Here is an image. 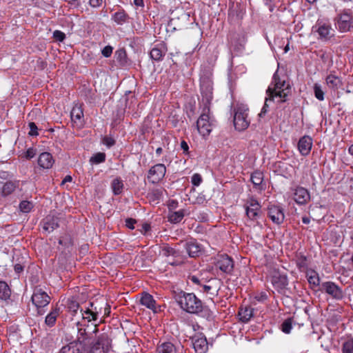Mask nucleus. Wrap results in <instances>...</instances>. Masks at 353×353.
<instances>
[{
  "mask_svg": "<svg viewBox=\"0 0 353 353\" xmlns=\"http://www.w3.org/2000/svg\"><path fill=\"white\" fill-rule=\"evenodd\" d=\"M287 79L285 74H279L278 70L274 72L272 83L266 90L267 97L259 114V117H263L268 112L269 101L276 100L278 103H283L287 101L292 92L291 85Z\"/></svg>",
  "mask_w": 353,
  "mask_h": 353,
  "instance_id": "1",
  "label": "nucleus"
},
{
  "mask_svg": "<svg viewBox=\"0 0 353 353\" xmlns=\"http://www.w3.org/2000/svg\"><path fill=\"white\" fill-rule=\"evenodd\" d=\"M188 280L195 285L196 290L210 295L211 299H213L218 295L222 283L220 279L216 278H212L207 282H203L195 275L189 276Z\"/></svg>",
  "mask_w": 353,
  "mask_h": 353,
  "instance_id": "2",
  "label": "nucleus"
},
{
  "mask_svg": "<svg viewBox=\"0 0 353 353\" xmlns=\"http://www.w3.org/2000/svg\"><path fill=\"white\" fill-rule=\"evenodd\" d=\"M181 308L190 314H199L201 310V301L193 293L181 292L176 296Z\"/></svg>",
  "mask_w": 353,
  "mask_h": 353,
  "instance_id": "3",
  "label": "nucleus"
},
{
  "mask_svg": "<svg viewBox=\"0 0 353 353\" xmlns=\"http://www.w3.org/2000/svg\"><path fill=\"white\" fill-rule=\"evenodd\" d=\"M214 120L210 115V106H203L202 112L197 119L196 128L199 133L203 137H208L214 127Z\"/></svg>",
  "mask_w": 353,
  "mask_h": 353,
  "instance_id": "4",
  "label": "nucleus"
},
{
  "mask_svg": "<svg viewBox=\"0 0 353 353\" xmlns=\"http://www.w3.org/2000/svg\"><path fill=\"white\" fill-rule=\"evenodd\" d=\"M234 125L236 130L243 131L247 129L250 121L248 119V108L243 104L237 105L234 109Z\"/></svg>",
  "mask_w": 353,
  "mask_h": 353,
  "instance_id": "5",
  "label": "nucleus"
},
{
  "mask_svg": "<svg viewBox=\"0 0 353 353\" xmlns=\"http://www.w3.org/2000/svg\"><path fill=\"white\" fill-rule=\"evenodd\" d=\"M200 89L203 106H210L213 98V83L210 75L204 74L201 77Z\"/></svg>",
  "mask_w": 353,
  "mask_h": 353,
  "instance_id": "6",
  "label": "nucleus"
},
{
  "mask_svg": "<svg viewBox=\"0 0 353 353\" xmlns=\"http://www.w3.org/2000/svg\"><path fill=\"white\" fill-rule=\"evenodd\" d=\"M312 30L318 34L319 39L323 41L330 40L334 35V30L328 20L318 19L312 26Z\"/></svg>",
  "mask_w": 353,
  "mask_h": 353,
  "instance_id": "7",
  "label": "nucleus"
},
{
  "mask_svg": "<svg viewBox=\"0 0 353 353\" xmlns=\"http://www.w3.org/2000/svg\"><path fill=\"white\" fill-rule=\"evenodd\" d=\"M110 348V342L105 336H101L94 343L90 341L87 345L83 346V353H107Z\"/></svg>",
  "mask_w": 353,
  "mask_h": 353,
  "instance_id": "8",
  "label": "nucleus"
},
{
  "mask_svg": "<svg viewBox=\"0 0 353 353\" xmlns=\"http://www.w3.org/2000/svg\"><path fill=\"white\" fill-rule=\"evenodd\" d=\"M244 208L248 219L250 221L258 223V220L261 215V205L260 203L256 199L251 197L246 201Z\"/></svg>",
  "mask_w": 353,
  "mask_h": 353,
  "instance_id": "9",
  "label": "nucleus"
},
{
  "mask_svg": "<svg viewBox=\"0 0 353 353\" xmlns=\"http://www.w3.org/2000/svg\"><path fill=\"white\" fill-rule=\"evenodd\" d=\"M102 310V306H99L96 303L90 302L88 307L81 308L80 313L82 319L87 320L88 322L96 321L101 315Z\"/></svg>",
  "mask_w": 353,
  "mask_h": 353,
  "instance_id": "10",
  "label": "nucleus"
},
{
  "mask_svg": "<svg viewBox=\"0 0 353 353\" xmlns=\"http://www.w3.org/2000/svg\"><path fill=\"white\" fill-rule=\"evenodd\" d=\"M335 25L338 30L341 32H346L353 28V17L352 14L344 10L339 14L335 18Z\"/></svg>",
  "mask_w": 353,
  "mask_h": 353,
  "instance_id": "11",
  "label": "nucleus"
},
{
  "mask_svg": "<svg viewBox=\"0 0 353 353\" xmlns=\"http://www.w3.org/2000/svg\"><path fill=\"white\" fill-rule=\"evenodd\" d=\"M166 167L163 163H157L152 166L148 172V179L152 183H157L164 178Z\"/></svg>",
  "mask_w": 353,
  "mask_h": 353,
  "instance_id": "12",
  "label": "nucleus"
},
{
  "mask_svg": "<svg viewBox=\"0 0 353 353\" xmlns=\"http://www.w3.org/2000/svg\"><path fill=\"white\" fill-rule=\"evenodd\" d=\"M31 299L32 303L38 309L47 306L50 301V298L48 294L39 288H36L34 290Z\"/></svg>",
  "mask_w": 353,
  "mask_h": 353,
  "instance_id": "13",
  "label": "nucleus"
},
{
  "mask_svg": "<svg viewBox=\"0 0 353 353\" xmlns=\"http://www.w3.org/2000/svg\"><path fill=\"white\" fill-rule=\"evenodd\" d=\"M183 248L191 258L199 256L203 252V248L196 239H189L183 243Z\"/></svg>",
  "mask_w": 353,
  "mask_h": 353,
  "instance_id": "14",
  "label": "nucleus"
},
{
  "mask_svg": "<svg viewBox=\"0 0 353 353\" xmlns=\"http://www.w3.org/2000/svg\"><path fill=\"white\" fill-rule=\"evenodd\" d=\"M215 266L225 274H231L234 269V261L226 254L219 255L216 259Z\"/></svg>",
  "mask_w": 353,
  "mask_h": 353,
  "instance_id": "15",
  "label": "nucleus"
},
{
  "mask_svg": "<svg viewBox=\"0 0 353 353\" xmlns=\"http://www.w3.org/2000/svg\"><path fill=\"white\" fill-rule=\"evenodd\" d=\"M70 117L72 125L77 129L82 128L85 124L83 110L82 106L79 104H75L71 112Z\"/></svg>",
  "mask_w": 353,
  "mask_h": 353,
  "instance_id": "16",
  "label": "nucleus"
},
{
  "mask_svg": "<svg viewBox=\"0 0 353 353\" xmlns=\"http://www.w3.org/2000/svg\"><path fill=\"white\" fill-rule=\"evenodd\" d=\"M268 216L276 225L281 224L285 219L283 209L281 206L275 205H271L268 207Z\"/></svg>",
  "mask_w": 353,
  "mask_h": 353,
  "instance_id": "17",
  "label": "nucleus"
},
{
  "mask_svg": "<svg viewBox=\"0 0 353 353\" xmlns=\"http://www.w3.org/2000/svg\"><path fill=\"white\" fill-rule=\"evenodd\" d=\"M322 288L327 294L336 300H341L343 298V290L334 282L326 281L323 283Z\"/></svg>",
  "mask_w": 353,
  "mask_h": 353,
  "instance_id": "18",
  "label": "nucleus"
},
{
  "mask_svg": "<svg viewBox=\"0 0 353 353\" xmlns=\"http://www.w3.org/2000/svg\"><path fill=\"white\" fill-rule=\"evenodd\" d=\"M293 199L298 205H305L310 200V194L306 188L298 186L294 190Z\"/></svg>",
  "mask_w": 353,
  "mask_h": 353,
  "instance_id": "19",
  "label": "nucleus"
},
{
  "mask_svg": "<svg viewBox=\"0 0 353 353\" xmlns=\"http://www.w3.org/2000/svg\"><path fill=\"white\" fill-rule=\"evenodd\" d=\"M313 140L311 137L305 135L298 142V150L302 156H307L312 149Z\"/></svg>",
  "mask_w": 353,
  "mask_h": 353,
  "instance_id": "20",
  "label": "nucleus"
},
{
  "mask_svg": "<svg viewBox=\"0 0 353 353\" xmlns=\"http://www.w3.org/2000/svg\"><path fill=\"white\" fill-rule=\"evenodd\" d=\"M271 282L274 288L281 292L285 289L288 285V277L285 274H281L278 272L275 273L271 278Z\"/></svg>",
  "mask_w": 353,
  "mask_h": 353,
  "instance_id": "21",
  "label": "nucleus"
},
{
  "mask_svg": "<svg viewBox=\"0 0 353 353\" xmlns=\"http://www.w3.org/2000/svg\"><path fill=\"white\" fill-rule=\"evenodd\" d=\"M167 50V46L165 43H157L151 50L150 52V57L156 61H161Z\"/></svg>",
  "mask_w": 353,
  "mask_h": 353,
  "instance_id": "22",
  "label": "nucleus"
},
{
  "mask_svg": "<svg viewBox=\"0 0 353 353\" xmlns=\"http://www.w3.org/2000/svg\"><path fill=\"white\" fill-rule=\"evenodd\" d=\"M193 347L197 353H205L208 350L206 338L201 335H196L192 338Z\"/></svg>",
  "mask_w": 353,
  "mask_h": 353,
  "instance_id": "23",
  "label": "nucleus"
},
{
  "mask_svg": "<svg viewBox=\"0 0 353 353\" xmlns=\"http://www.w3.org/2000/svg\"><path fill=\"white\" fill-rule=\"evenodd\" d=\"M43 230L48 233L59 227V219L52 215L47 216L42 221Z\"/></svg>",
  "mask_w": 353,
  "mask_h": 353,
  "instance_id": "24",
  "label": "nucleus"
},
{
  "mask_svg": "<svg viewBox=\"0 0 353 353\" xmlns=\"http://www.w3.org/2000/svg\"><path fill=\"white\" fill-rule=\"evenodd\" d=\"M54 163V160L49 152H43L39 157L38 165L43 169L50 168Z\"/></svg>",
  "mask_w": 353,
  "mask_h": 353,
  "instance_id": "25",
  "label": "nucleus"
},
{
  "mask_svg": "<svg viewBox=\"0 0 353 353\" xmlns=\"http://www.w3.org/2000/svg\"><path fill=\"white\" fill-rule=\"evenodd\" d=\"M325 83L330 90L334 91L343 85L341 79L334 74H330L327 76L325 78Z\"/></svg>",
  "mask_w": 353,
  "mask_h": 353,
  "instance_id": "26",
  "label": "nucleus"
},
{
  "mask_svg": "<svg viewBox=\"0 0 353 353\" xmlns=\"http://www.w3.org/2000/svg\"><path fill=\"white\" fill-rule=\"evenodd\" d=\"M140 303L142 305L145 306L147 308L152 310L154 312H157V308L155 307L156 301L153 296L149 293L144 292L140 299Z\"/></svg>",
  "mask_w": 353,
  "mask_h": 353,
  "instance_id": "27",
  "label": "nucleus"
},
{
  "mask_svg": "<svg viewBox=\"0 0 353 353\" xmlns=\"http://www.w3.org/2000/svg\"><path fill=\"white\" fill-rule=\"evenodd\" d=\"M19 181H8L6 182L1 188V195L7 196L11 194L19 187Z\"/></svg>",
  "mask_w": 353,
  "mask_h": 353,
  "instance_id": "28",
  "label": "nucleus"
},
{
  "mask_svg": "<svg viewBox=\"0 0 353 353\" xmlns=\"http://www.w3.org/2000/svg\"><path fill=\"white\" fill-rule=\"evenodd\" d=\"M90 341L91 339L88 336L85 329L83 327L78 328L77 341L75 343H78L81 348H83V346L89 344Z\"/></svg>",
  "mask_w": 353,
  "mask_h": 353,
  "instance_id": "29",
  "label": "nucleus"
},
{
  "mask_svg": "<svg viewBox=\"0 0 353 353\" xmlns=\"http://www.w3.org/2000/svg\"><path fill=\"white\" fill-rule=\"evenodd\" d=\"M186 214H188V213L184 209L179 211L170 212L168 217V221L174 224L180 223Z\"/></svg>",
  "mask_w": 353,
  "mask_h": 353,
  "instance_id": "30",
  "label": "nucleus"
},
{
  "mask_svg": "<svg viewBox=\"0 0 353 353\" xmlns=\"http://www.w3.org/2000/svg\"><path fill=\"white\" fill-rule=\"evenodd\" d=\"M254 315V309L250 307L241 308L239 312V319L243 322H248Z\"/></svg>",
  "mask_w": 353,
  "mask_h": 353,
  "instance_id": "31",
  "label": "nucleus"
},
{
  "mask_svg": "<svg viewBox=\"0 0 353 353\" xmlns=\"http://www.w3.org/2000/svg\"><path fill=\"white\" fill-rule=\"evenodd\" d=\"M112 19L118 25H123L128 21L129 16L123 10H121L114 13Z\"/></svg>",
  "mask_w": 353,
  "mask_h": 353,
  "instance_id": "32",
  "label": "nucleus"
},
{
  "mask_svg": "<svg viewBox=\"0 0 353 353\" xmlns=\"http://www.w3.org/2000/svg\"><path fill=\"white\" fill-rule=\"evenodd\" d=\"M305 274L307 281L310 285L315 287L319 285L320 279L318 273L315 270L312 269H307Z\"/></svg>",
  "mask_w": 353,
  "mask_h": 353,
  "instance_id": "33",
  "label": "nucleus"
},
{
  "mask_svg": "<svg viewBox=\"0 0 353 353\" xmlns=\"http://www.w3.org/2000/svg\"><path fill=\"white\" fill-rule=\"evenodd\" d=\"M157 353H176V348L170 342H165L157 346Z\"/></svg>",
  "mask_w": 353,
  "mask_h": 353,
  "instance_id": "34",
  "label": "nucleus"
},
{
  "mask_svg": "<svg viewBox=\"0 0 353 353\" xmlns=\"http://www.w3.org/2000/svg\"><path fill=\"white\" fill-rule=\"evenodd\" d=\"M59 353H83L82 352V348H81V346L75 343L72 342L70 343L68 345L63 346Z\"/></svg>",
  "mask_w": 353,
  "mask_h": 353,
  "instance_id": "35",
  "label": "nucleus"
},
{
  "mask_svg": "<svg viewBox=\"0 0 353 353\" xmlns=\"http://www.w3.org/2000/svg\"><path fill=\"white\" fill-rule=\"evenodd\" d=\"M11 295V290L7 283L0 281V299L7 301Z\"/></svg>",
  "mask_w": 353,
  "mask_h": 353,
  "instance_id": "36",
  "label": "nucleus"
},
{
  "mask_svg": "<svg viewBox=\"0 0 353 353\" xmlns=\"http://www.w3.org/2000/svg\"><path fill=\"white\" fill-rule=\"evenodd\" d=\"M60 312L59 308L55 307L54 308L46 317L45 322L46 323L52 327L55 324L57 316H59Z\"/></svg>",
  "mask_w": 353,
  "mask_h": 353,
  "instance_id": "37",
  "label": "nucleus"
},
{
  "mask_svg": "<svg viewBox=\"0 0 353 353\" xmlns=\"http://www.w3.org/2000/svg\"><path fill=\"white\" fill-rule=\"evenodd\" d=\"M163 254L165 256H173L174 258H181V252L179 250L165 245L162 249Z\"/></svg>",
  "mask_w": 353,
  "mask_h": 353,
  "instance_id": "38",
  "label": "nucleus"
},
{
  "mask_svg": "<svg viewBox=\"0 0 353 353\" xmlns=\"http://www.w3.org/2000/svg\"><path fill=\"white\" fill-rule=\"evenodd\" d=\"M114 57L120 65H125L127 63V55L125 50L119 49L115 52Z\"/></svg>",
  "mask_w": 353,
  "mask_h": 353,
  "instance_id": "39",
  "label": "nucleus"
},
{
  "mask_svg": "<svg viewBox=\"0 0 353 353\" xmlns=\"http://www.w3.org/2000/svg\"><path fill=\"white\" fill-rule=\"evenodd\" d=\"M112 188L114 195L121 194L123 188V181L120 179H114L112 182Z\"/></svg>",
  "mask_w": 353,
  "mask_h": 353,
  "instance_id": "40",
  "label": "nucleus"
},
{
  "mask_svg": "<svg viewBox=\"0 0 353 353\" xmlns=\"http://www.w3.org/2000/svg\"><path fill=\"white\" fill-rule=\"evenodd\" d=\"M250 180L254 186H259L263 181V173L259 171L254 172L251 174Z\"/></svg>",
  "mask_w": 353,
  "mask_h": 353,
  "instance_id": "41",
  "label": "nucleus"
},
{
  "mask_svg": "<svg viewBox=\"0 0 353 353\" xmlns=\"http://www.w3.org/2000/svg\"><path fill=\"white\" fill-rule=\"evenodd\" d=\"M68 311L71 313L72 316H75L79 309V304L77 301L68 299L67 303Z\"/></svg>",
  "mask_w": 353,
  "mask_h": 353,
  "instance_id": "42",
  "label": "nucleus"
},
{
  "mask_svg": "<svg viewBox=\"0 0 353 353\" xmlns=\"http://www.w3.org/2000/svg\"><path fill=\"white\" fill-rule=\"evenodd\" d=\"M105 160V154L103 152H98L94 154L90 159L92 164H99L104 162Z\"/></svg>",
  "mask_w": 353,
  "mask_h": 353,
  "instance_id": "43",
  "label": "nucleus"
},
{
  "mask_svg": "<svg viewBox=\"0 0 353 353\" xmlns=\"http://www.w3.org/2000/svg\"><path fill=\"white\" fill-rule=\"evenodd\" d=\"M203 317L207 319H212L214 316L213 312L207 306L203 305L201 303V310H199V313Z\"/></svg>",
  "mask_w": 353,
  "mask_h": 353,
  "instance_id": "44",
  "label": "nucleus"
},
{
  "mask_svg": "<svg viewBox=\"0 0 353 353\" xmlns=\"http://www.w3.org/2000/svg\"><path fill=\"white\" fill-rule=\"evenodd\" d=\"M33 208L32 203L28 201H22L19 203V210L23 213H28L31 211Z\"/></svg>",
  "mask_w": 353,
  "mask_h": 353,
  "instance_id": "45",
  "label": "nucleus"
},
{
  "mask_svg": "<svg viewBox=\"0 0 353 353\" xmlns=\"http://www.w3.org/2000/svg\"><path fill=\"white\" fill-rule=\"evenodd\" d=\"M96 303L98 304L99 306H102V307H103L102 314H101L103 315L101 316V319L109 316V314H110V305L107 302L103 301L96 302Z\"/></svg>",
  "mask_w": 353,
  "mask_h": 353,
  "instance_id": "46",
  "label": "nucleus"
},
{
  "mask_svg": "<svg viewBox=\"0 0 353 353\" xmlns=\"http://www.w3.org/2000/svg\"><path fill=\"white\" fill-rule=\"evenodd\" d=\"M314 93L315 97L319 101L324 100V92L323 91L321 85L315 83L314 85Z\"/></svg>",
  "mask_w": 353,
  "mask_h": 353,
  "instance_id": "47",
  "label": "nucleus"
},
{
  "mask_svg": "<svg viewBox=\"0 0 353 353\" xmlns=\"http://www.w3.org/2000/svg\"><path fill=\"white\" fill-rule=\"evenodd\" d=\"M342 353H353V337L343 343Z\"/></svg>",
  "mask_w": 353,
  "mask_h": 353,
  "instance_id": "48",
  "label": "nucleus"
},
{
  "mask_svg": "<svg viewBox=\"0 0 353 353\" xmlns=\"http://www.w3.org/2000/svg\"><path fill=\"white\" fill-rule=\"evenodd\" d=\"M292 328V321L291 319H287L281 324V330L285 334H289Z\"/></svg>",
  "mask_w": 353,
  "mask_h": 353,
  "instance_id": "49",
  "label": "nucleus"
},
{
  "mask_svg": "<svg viewBox=\"0 0 353 353\" xmlns=\"http://www.w3.org/2000/svg\"><path fill=\"white\" fill-rule=\"evenodd\" d=\"M296 265L301 271L306 269L307 267V258L303 255L299 256L296 261Z\"/></svg>",
  "mask_w": 353,
  "mask_h": 353,
  "instance_id": "50",
  "label": "nucleus"
},
{
  "mask_svg": "<svg viewBox=\"0 0 353 353\" xmlns=\"http://www.w3.org/2000/svg\"><path fill=\"white\" fill-rule=\"evenodd\" d=\"M202 182V177L201 174L195 173L191 178V183L194 186H199Z\"/></svg>",
  "mask_w": 353,
  "mask_h": 353,
  "instance_id": "51",
  "label": "nucleus"
},
{
  "mask_svg": "<svg viewBox=\"0 0 353 353\" xmlns=\"http://www.w3.org/2000/svg\"><path fill=\"white\" fill-rule=\"evenodd\" d=\"M53 38L57 41H63L65 39V34L60 30H55L53 32Z\"/></svg>",
  "mask_w": 353,
  "mask_h": 353,
  "instance_id": "52",
  "label": "nucleus"
},
{
  "mask_svg": "<svg viewBox=\"0 0 353 353\" xmlns=\"http://www.w3.org/2000/svg\"><path fill=\"white\" fill-rule=\"evenodd\" d=\"M103 143L108 148H111L115 144V140L111 137H104L103 139Z\"/></svg>",
  "mask_w": 353,
  "mask_h": 353,
  "instance_id": "53",
  "label": "nucleus"
},
{
  "mask_svg": "<svg viewBox=\"0 0 353 353\" xmlns=\"http://www.w3.org/2000/svg\"><path fill=\"white\" fill-rule=\"evenodd\" d=\"M29 128H30V132H29V135L30 136H37L38 135V128L37 126V125L34 123V122H30L29 123Z\"/></svg>",
  "mask_w": 353,
  "mask_h": 353,
  "instance_id": "54",
  "label": "nucleus"
},
{
  "mask_svg": "<svg viewBox=\"0 0 353 353\" xmlns=\"http://www.w3.org/2000/svg\"><path fill=\"white\" fill-rule=\"evenodd\" d=\"M112 50H113V48L112 46H106L101 50V54H103V56L104 57L108 58V57H110L111 56V54H112Z\"/></svg>",
  "mask_w": 353,
  "mask_h": 353,
  "instance_id": "55",
  "label": "nucleus"
},
{
  "mask_svg": "<svg viewBox=\"0 0 353 353\" xmlns=\"http://www.w3.org/2000/svg\"><path fill=\"white\" fill-rule=\"evenodd\" d=\"M37 152H36V149L33 148H30L27 150L26 152V157L27 159H32L33 158L35 155H36Z\"/></svg>",
  "mask_w": 353,
  "mask_h": 353,
  "instance_id": "56",
  "label": "nucleus"
},
{
  "mask_svg": "<svg viewBox=\"0 0 353 353\" xmlns=\"http://www.w3.org/2000/svg\"><path fill=\"white\" fill-rule=\"evenodd\" d=\"M136 220L132 218H128L125 220V226L129 229L133 230L134 228V224L136 223Z\"/></svg>",
  "mask_w": 353,
  "mask_h": 353,
  "instance_id": "57",
  "label": "nucleus"
},
{
  "mask_svg": "<svg viewBox=\"0 0 353 353\" xmlns=\"http://www.w3.org/2000/svg\"><path fill=\"white\" fill-rule=\"evenodd\" d=\"M264 4L268 7L270 12H272L274 10V0H263Z\"/></svg>",
  "mask_w": 353,
  "mask_h": 353,
  "instance_id": "58",
  "label": "nucleus"
},
{
  "mask_svg": "<svg viewBox=\"0 0 353 353\" xmlns=\"http://www.w3.org/2000/svg\"><path fill=\"white\" fill-rule=\"evenodd\" d=\"M90 5L93 8H97L102 5L103 0H90Z\"/></svg>",
  "mask_w": 353,
  "mask_h": 353,
  "instance_id": "59",
  "label": "nucleus"
},
{
  "mask_svg": "<svg viewBox=\"0 0 353 353\" xmlns=\"http://www.w3.org/2000/svg\"><path fill=\"white\" fill-rule=\"evenodd\" d=\"M181 148L183 150L184 154H188L189 146L185 141L181 142Z\"/></svg>",
  "mask_w": 353,
  "mask_h": 353,
  "instance_id": "60",
  "label": "nucleus"
},
{
  "mask_svg": "<svg viewBox=\"0 0 353 353\" xmlns=\"http://www.w3.org/2000/svg\"><path fill=\"white\" fill-rule=\"evenodd\" d=\"M153 196L155 199H159L161 196V192L159 190H154L151 193L149 194Z\"/></svg>",
  "mask_w": 353,
  "mask_h": 353,
  "instance_id": "61",
  "label": "nucleus"
},
{
  "mask_svg": "<svg viewBox=\"0 0 353 353\" xmlns=\"http://www.w3.org/2000/svg\"><path fill=\"white\" fill-rule=\"evenodd\" d=\"M150 230V225L148 223H144L142 225V228L141 230V232L142 234H145Z\"/></svg>",
  "mask_w": 353,
  "mask_h": 353,
  "instance_id": "62",
  "label": "nucleus"
},
{
  "mask_svg": "<svg viewBox=\"0 0 353 353\" xmlns=\"http://www.w3.org/2000/svg\"><path fill=\"white\" fill-rule=\"evenodd\" d=\"M14 271L17 274H19L23 270V266L19 263L14 265Z\"/></svg>",
  "mask_w": 353,
  "mask_h": 353,
  "instance_id": "63",
  "label": "nucleus"
},
{
  "mask_svg": "<svg viewBox=\"0 0 353 353\" xmlns=\"http://www.w3.org/2000/svg\"><path fill=\"white\" fill-rule=\"evenodd\" d=\"M134 3L135 6H139V7L144 6L143 0H134Z\"/></svg>",
  "mask_w": 353,
  "mask_h": 353,
  "instance_id": "64",
  "label": "nucleus"
}]
</instances>
